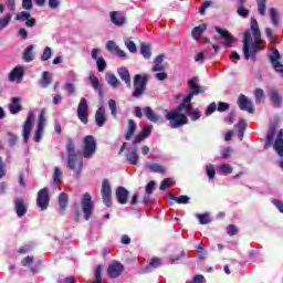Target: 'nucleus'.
<instances>
[{
  "instance_id": "obj_1",
  "label": "nucleus",
  "mask_w": 283,
  "mask_h": 283,
  "mask_svg": "<svg viewBox=\"0 0 283 283\" xmlns=\"http://www.w3.org/2000/svg\"><path fill=\"white\" fill-rule=\"evenodd\" d=\"M198 77H192L189 80L188 85L191 90V93L184 98V103L179 105L178 108L172 109L166 114V120L169 122V126L171 129H178V127H182V125H187L189 123V118L185 112H189L191 109V101L193 96H198V94H203L205 88L200 87Z\"/></svg>"
},
{
  "instance_id": "obj_2",
  "label": "nucleus",
  "mask_w": 283,
  "mask_h": 283,
  "mask_svg": "<svg viewBox=\"0 0 283 283\" xmlns=\"http://www.w3.org/2000/svg\"><path fill=\"white\" fill-rule=\"evenodd\" d=\"M251 30L253 32V38H251V32L247 31L243 39V54L247 60L253 59L255 53L262 50L263 43L256 19H251Z\"/></svg>"
},
{
  "instance_id": "obj_3",
  "label": "nucleus",
  "mask_w": 283,
  "mask_h": 283,
  "mask_svg": "<svg viewBox=\"0 0 283 283\" xmlns=\"http://www.w3.org/2000/svg\"><path fill=\"white\" fill-rule=\"evenodd\" d=\"M67 153H69V169H72L75 174V177L81 176L83 170V158L74 154V140L70 139L67 142Z\"/></svg>"
},
{
  "instance_id": "obj_4",
  "label": "nucleus",
  "mask_w": 283,
  "mask_h": 283,
  "mask_svg": "<svg viewBox=\"0 0 283 283\" xmlns=\"http://www.w3.org/2000/svg\"><path fill=\"white\" fill-rule=\"evenodd\" d=\"M147 78H148L147 75H140V74L135 75L134 77L135 91L133 92L134 98H140V96H143L147 87Z\"/></svg>"
},
{
  "instance_id": "obj_5",
  "label": "nucleus",
  "mask_w": 283,
  "mask_h": 283,
  "mask_svg": "<svg viewBox=\"0 0 283 283\" xmlns=\"http://www.w3.org/2000/svg\"><path fill=\"white\" fill-rule=\"evenodd\" d=\"M96 154V139L92 135H87L83 139V156L92 158Z\"/></svg>"
},
{
  "instance_id": "obj_6",
  "label": "nucleus",
  "mask_w": 283,
  "mask_h": 283,
  "mask_svg": "<svg viewBox=\"0 0 283 283\" xmlns=\"http://www.w3.org/2000/svg\"><path fill=\"white\" fill-rule=\"evenodd\" d=\"M88 109L90 106L87 105V99L85 97H82L77 106V117L84 125H87L90 118Z\"/></svg>"
},
{
  "instance_id": "obj_7",
  "label": "nucleus",
  "mask_w": 283,
  "mask_h": 283,
  "mask_svg": "<svg viewBox=\"0 0 283 283\" xmlns=\"http://www.w3.org/2000/svg\"><path fill=\"white\" fill-rule=\"evenodd\" d=\"M33 127H34V113L30 111L22 128V136H23L24 143H28V140H30V134L32 133Z\"/></svg>"
},
{
  "instance_id": "obj_8",
  "label": "nucleus",
  "mask_w": 283,
  "mask_h": 283,
  "mask_svg": "<svg viewBox=\"0 0 283 283\" xmlns=\"http://www.w3.org/2000/svg\"><path fill=\"white\" fill-rule=\"evenodd\" d=\"M82 209L85 220H90V218H92V211H94V201H92V196H90V193L83 195Z\"/></svg>"
},
{
  "instance_id": "obj_9",
  "label": "nucleus",
  "mask_w": 283,
  "mask_h": 283,
  "mask_svg": "<svg viewBox=\"0 0 283 283\" xmlns=\"http://www.w3.org/2000/svg\"><path fill=\"white\" fill-rule=\"evenodd\" d=\"M36 205L41 211H45L50 207V190L48 188H43L38 192Z\"/></svg>"
},
{
  "instance_id": "obj_10",
  "label": "nucleus",
  "mask_w": 283,
  "mask_h": 283,
  "mask_svg": "<svg viewBox=\"0 0 283 283\" xmlns=\"http://www.w3.org/2000/svg\"><path fill=\"white\" fill-rule=\"evenodd\" d=\"M269 59L275 72H279V74H281V76L283 77V64L282 62H280V59H281L280 51H277V49H272L269 54Z\"/></svg>"
},
{
  "instance_id": "obj_11",
  "label": "nucleus",
  "mask_w": 283,
  "mask_h": 283,
  "mask_svg": "<svg viewBox=\"0 0 283 283\" xmlns=\"http://www.w3.org/2000/svg\"><path fill=\"white\" fill-rule=\"evenodd\" d=\"M102 198L106 207H112V185L107 179L102 182Z\"/></svg>"
},
{
  "instance_id": "obj_12",
  "label": "nucleus",
  "mask_w": 283,
  "mask_h": 283,
  "mask_svg": "<svg viewBox=\"0 0 283 283\" xmlns=\"http://www.w3.org/2000/svg\"><path fill=\"white\" fill-rule=\"evenodd\" d=\"M43 129H45V109H42L39 116V122L34 135L35 143H41V138H43Z\"/></svg>"
},
{
  "instance_id": "obj_13",
  "label": "nucleus",
  "mask_w": 283,
  "mask_h": 283,
  "mask_svg": "<svg viewBox=\"0 0 283 283\" xmlns=\"http://www.w3.org/2000/svg\"><path fill=\"white\" fill-rule=\"evenodd\" d=\"M111 21L114 23V25H117L118 28L125 25L127 23V19L125 18V12L122 11H112L109 13Z\"/></svg>"
},
{
  "instance_id": "obj_14",
  "label": "nucleus",
  "mask_w": 283,
  "mask_h": 283,
  "mask_svg": "<svg viewBox=\"0 0 283 283\" xmlns=\"http://www.w3.org/2000/svg\"><path fill=\"white\" fill-rule=\"evenodd\" d=\"M238 105L240 109H243L244 112H249V114H253V112H255V108H253V102H251V99H248V97L244 95L239 96Z\"/></svg>"
},
{
  "instance_id": "obj_15",
  "label": "nucleus",
  "mask_w": 283,
  "mask_h": 283,
  "mask_svg": "<svg viewBox=\"0 0 283 283\" xmlns=\"http://www.w3.org/2000/svg\"><path fill=\"white\" fill-rule=\"evenodd\" d=\"M123 271H124L123 264H120L117 261L112 262L107 269V273L109 277H118L120 273H123Z\"/></svg>"
},
{
  "instance_id": "obj_16",
  "label": "nucleus",
  "mask_w": 283,
  "mask_h": 283,
  "mask_svg": "<svg viewBox=\"0 0 283 283\" xmlns=\"http://www.w3.org/2000/svg\"><path fill=\"white\" fill-rule=\"evenodd\" d=\"M216 32H218V34L221 35L222 39H224V45L227 48H231V45H233V43H235V39L232 38L230 34H229V31L228 30H224V29H220V27H216Z\"/></svg>"
},
{
  "instance_id": "obj_17",
  "label": "nucleus",
  "mask_w": 283,
  "mask_h": 283,
  "mask_svg": "<svg viewBox=\"0 0 283 283\" xmlns=\"http://www.w3.org/2000/svg\"><path fill=\"white\" fill-rule=\"evenodd\" d=\"M95 123L97 127H103L107 123V117L105 116V106H101L95 113Z\"/></svg>"
},
{
  "instance_id": "obj_18",
  "label": "nucleus",
  "mask_w": 283,
  "mask_h": 283,
  "mask_svg": "<svg viewBox=\"0 0 283 283\" xmlns=\"http://www.w3.org/2000/svg\"><path fill=\"white\" fill-rule=\"evenodd\" d=\"M116 198L119 205H127V198H129V191L123 187L116 189Z\"/></svg>"
},
{
  "instance_id": "obj_19",
  "label": "nucleus",
  "mask_w": 283,
  "mask_h": 283,
  "mask_svg": "<svg viewBox=\"0 0 283 283\" xmlns=\"http://www.w3.org/2000/svg\"><path fill=\"white\" fill-rule=\"evenodd\" d=\"M23 66H15L10 73H9V81L14 82V81H21L23 78Z\"/></svg>"
},
{
  "instance_id": "obj_20",
  "label": "nucleus",
  "mask_w": 283,
  "mask_h": 283,
  "mask_svg": "<svg viewBox=\"0 0 283 283\" xmlns=\"http://www.w3.org/2000/svg\"><path fill=\"white\" fill-rule=\"evenodd\" d=\"M270 101L275 107H281L282 105V95L275 88H271L269 92Z\"/></svg>"
},
{
  "instance_id": "obj_21",
  "label": "nucleus",
  "mask_w": 283,
  "mask_h": 283,
  "mask_svg": "<svg viewBox=\"0 0 283 283\" xmlns=\"http://www.w3.org/2000/svg\"><path fill=\"white\" fill-rule=\"evenodd\" d=\"M117 74L128 87H132V76L129 75V70H127V67H119Z\"/></svg>"
},
{
  "instance_id": "obj_22",
  "label": "nucleus",
  "mask_w": 283,
  "mask_h": 283,
  "mask_svg": "<svg viewBox=\"0 0 283 283\" xmlns=\"http://www.w3.org/2000/svg\"><path fill=\"white\" fill-rule=\"evenodd\" d=\"M21 98L20 97H13L11 98V103L9 104V112L10 114H19L21 112Z\"/></svg>"
},
{
  "instance_id": "obj_23",
  "label": "nucleus",
  "mask_w": 283,
  "mask_h": 283,
  "mask_svg": "<svg viewBox=\"0 0 283 283\" xmlns=\"http://www.w3.org/2000/svg\"><path fill=\"white\" fill-rule=\"evenodd\" d=\"M143 112L146 118L150 120V123H158V120H160V116H158V114H156L151 107L146 106L143 108Z\"/></svg>"
},
{
  "instance_id": "obj_24",
  "label": "nucleus",
  "mask_w": 283,
  "mask_h": 283,
  "mask_svg": "<svg viewBox=\"0 0 283 283\" xmlns=\"http://www.w3.org/2000/svg\"><path fill=\"white\" fill-rule=\"evenodd\" d=\"M15 212L19 218H23V216L28 213V208L25 207L23 199L15 200Z\"/></svg>"
},
{
  "instance_id": "obj_25",
  "label": "nucleus",
  "mask_w": 283,
  "mask_h": 283,
  "mask_svg": "<svg viewBox=\"0 0 283 283\" xmlns=\"http://www.w3.org/2000/svg\"><path fill=\"white\" fill-rule=\"evenodd\" d=\"M273 148L279 154V156H283V130L279 132L277 138L273 145Z\"/></svg>"
},
{
  "instance_id": "obj_26",
  "label": "nucleus",
  "mask_w": 283,
  "mask_h": 283,
  "mask_svg": "<svg viewBox=\"0 0 283 283\" xmlns=\"http://www.w3.org/2000/svg\"><path fill=\"white\" fill-rule=\"evenodd\" d=\"M163 61H165V55H157L154 60L155 65L153 66V72H163L165 70V65H163Z\"/></svg>"
},
{
  "instance_id": "obj_27",
  "label": "nucleus",
  "mask_w": 283,
  "mask_h": 283,
  "mask_svg": "<svg viewBox=\"0 0 283 283\" xmlns=\"http://www.w3.org/2000/svg\"><path fill=\"white\" fill-rule=\"evenodd\" d=\"M105 77L111 87H114V90H116V87H119L120 81L118 80V77H116L114 73H106Z\"/></svg>"
},
{
  "instance_id": "obj_28",
  "label": "nucleus",
  "mask_w": 283,
  "mask_h": 283,
  "mask_svg": "<svg viewBox=\"0 0 283 283\" xmlns=\"http://www.w3.org/2000/svg\"><path fill=\"white\" fill-rule=\"evenodd\" d=\"M269 14H270V19H271L273 25H275L277 28V25H280V13L277 12V9L270 8Z\"/></svg>"
},
{
  "instance_id": "obj_29",
  "label": "nucleus",
  "mask_w": 283,
  "mask_h": 283,
  "mask_svg": "<svg viewBox=\"0 0 283 283\" xmlns=\"http://www.w3.org/2000/svg\"><path fill=\"white\" fill-rule=\"evenodd\" d=\"M207 30V24H201L199 27H196L192 30V39H195L196 41H198V39H200V36H202V33L206 32Z\"/></svg>"
},
{
  "instance_id": "obj_30",
  "label": "nucleus",
  "mask_w": 283,
  "mask_h": 283,
  "mask_svg": "<svg viewBox=\"0 0 283 283\" xmlns=\"http://www.w3.org/2000/svg\"><path fill=\"white\" fill-rule=\"evenodd\" d=\"M136 133V122H134V119H129L128 120V129L126 132V140H130L132 136H134V134Z\"/></svg>"
},
{
  "instance_id": "obj_31",
  "label": "nucleus",
  "mask_w": 283,
  "mask_h": 283,
  "mask_svg": "<svg viewBox=\"0 0 283 283\" xmlns=\"http://www.w3.org/2000/svg\"><path fill=\"white\" fill-rule=\"evenodd\" d=\"M53 182L54 185H61L63 182V171L59 167L54 168Z\"/></svg>"
},
{
  "instance_id": "obj_32",
  "label": "nucleus",
  "mask_w": 283,
  "mask_h": 283,
  "mask_svg": "<svg viewBox=\"0 0 283 283\" xmlns=\"http://www.w3.org/2000/svg\"><path fill=\"white\" fill-rule=\"evenodd\" d=\"M10 21H12V13H7L3 18L0 19V32L10 25Z\"/></svg>"
},
{
  "instance_id": "obj_33",
  "label": "nucleus",
  "mask_w": 283,
  "mask_h": 283,
  "mask_svg": "<svg viewBox=\"0 0 283 283\" xmlns=\"http://www.w3.org/2000/svg\"><path fill=\"white\" fill-rule=\"evenodd\" d=\"M52 83V75L48 71L42 73L41 87H48Z\"/></svg>"
},
{
  "instance_id": "obj_34",
  "label": "nucleus",
  "mask_w": 283,
  "mask_h": 283,
  "mask_svg": "<svg viewBox=\"0 0 283 283\" xmlns=\"http://www.w3.org/2000/svg\"><path fill=\"white\" fill-rule=\"evenodd\" d=\"M124 44L127 48L128 52H130L132 54H136V52H138V49L136 48V43H134L132 39L126 38L124 40Z\"/></svg>"
},
{
  "instance_id": "obj_35",
  "label": "nucleus",
  "mask_w": 283,
  "mask_h": 283,
  "mask_svg": "<svg viewBox=\"0 0 283 283\" xmlns=\"http://www.w3.org/2000/svg\"><path fill=\"white\" fill-rule=\"evenodd\" d=\"M34 50V45H29L24 53H23V59L27 63H30V61L34 60V55L32 53V51Z\"/></svg>"
},
{
  "instance_id": "obj_36",
  "label": "nucleus",
  "mask_w": 283,
  "mask_h": 283,
  "mask_svg": "<svg viewBox=\"0 0 283 283\" xmlns=\"http://www.w3.org/2000/svg\"><path fill=\"white\" fill-rule=\"evenodd\" d=\"M186 116H190L191 120H198L200 118L201 114L200 111L196 109L193 111V106L190 103V109L185 111Z\"/></svg>"
},
{
  "instance_id": "obj_37",
  "label": "nucleus",
  "mask_w": 283,
  "mask_h": 283,
  "mask_svg": "<svg viewBox=\"0 0 283 283\" xmlns=\"http://www.w3.org/2000/svg\"><path fill=\"white\" fill-rule=\"evenodd\" d=\"M140 53L144 59H151V46L149 44L142 43Z\"/></svg>"
},
{
  "instance_id": "obj_38",
  "label": "nucleus",
  "mask_w": 283,
  "mask_h": 283,
  "mask_svg": "<svg viewBox=\"0 0 283 283\" xmlns=\"http://www.w3.org/2000/svg\"><path fill=\"white\" fill-rule=\"evenodd\" d=\"M126 158L130 165H138V153L136 150L128 151Z\"/></svg>"
},
{
  "instance_id": "obj_39",
  "label": "nucleus",
  "mask_w": 283,
  "mask_h": 283,
  "mask_svg": "<svg viewBox=\"0 0 283 283\" xmlns=\"http://www.w3.org/2000/svg\"><path fill=\"white\" fill-rule=\"evenodd\" d=\"M90 83L92 85V87L95 91L101 90V82L98 81V77H96V75H94V73H91L88 76Z\"/></svg>"
},
{
  "instance_id": "obj_40",
  "label": "nucleus",
  "mask_w": 283,
  "mask_h": 283,
  "mask_svg": "<svg viewBox=\"0 0 283 283\" xmlns=\"http://www.w3.org/2000/svg\"><path fill=\"white\" fill-rule=\"evenodd\" d=\"M258 12L261 14V17H264L266 14V0H258Z\"/></svg>"
},
{
  "instance_id": "obj_41",
  "label": "nucleus",
  "mask_w": 283,
  "mask_h": 283,
  "mask_svg": "<svg viewBox=\"0 0 283 283\" xmlns=\"http://www.w3.org/2000/svg\"><path fill=\"white\" fill-rule=\"evenodd\" d=\"M67 193L62 192L59 197V205L62 211H65V207H67Z\"/></svg>"
},
{
  "instance_id": "obj_42",
  "label": "nucleus",
  "mask_w": 283,
  "mask_h": 283,
  "mask_svg": "<svg viewBox=\"0 0 283 283\" xmlns=\"http://www.w3.org/2000/svg\"><path fill=\"white\" fill-rule=\"evenodd\" d=\"M274 134H275V126H270L269 134L266 137L265 147H271V145L273 144Z\"/></svg>"
},
{
  "instance_id": "obj_43",
  "label": "nucleus",
  "mask_w": 283,
  "mask_h": 283,
  "mask_svg": "<svg viewBox=\"0 0 283 283\" xmlns=\"http://www.w3.org/2000/svg\"><path fill=\"white\" fill-rule=\"evenodd\" d=\"M148 169L153 171L154 174H165V167L158 165V164H151L148 166Z\"/></svg>"
},
{
  "instance_id": "obj_44",
  "label": "nucleus",
  "mask_w": 283,
  "mask_h": 283,
  "mask_svg": "<svg viewBox=\"0 0 283 283\" xmlns=\"http://www.w3.org/2000/svg\"><path fill=\"white\" fill-rule=\"evenodd\" d=\"M171 185H174V179L166 178L161 181L159 189H160V191H165V189H169V187H171Z\"/></svg>"
},
{
  "instance_id": "obj_45",
  "label": "nucleus",
  "mask_w": 283,
  "mask_h": 283,
  "mask_svg": "<svg viewBox=\"0 0 283 283\" xmlns=\"http://www.w3.org/2000/svg\"><path fill=\"white\" fill-rule=\"evenodd\" d=\"M96 65H97L98 72H105V70L107 69V62H105V59L103 57H98L96 60Z\"/></svg>"
},
{
  "instance_id": "obj_46",
  "label": "nucleus",
  "mask_w": 283,
  "mask_h": 283,
  "mask_svg": "<svg viewBox=\"0 0 283 283\" xmlns=\"http://www.w3.org/2000/svg\"><path fill=\"white\" fill-rule=\"evenodd\" d=\"M108 107L111 109V114L114 118H116V115L118 114V108L116 106V101L109 99L108 101Z\"/></svg>"
},
{
  "instance_id": "obj_47",
  "label": "nucleus",
  "mask_w": 283,
  "mask_h": 283,
  "mask_svg": "<svg viewBox=\"0 0 283 283\" xmlns=\"http://www.w3.org/2000/svg\"><path fill=\"white\" fill-rule=\"evenodd\" d=\"M206 174L210 178V180H213L216 178V167L213 165H208L206 167Z\"/></svg>"
},
{
  "instance_id": "obj_48",
  "label": "nucleus",
  "mask_w": 283,
  "mask_h": 283,
  "mask_svg": "<svg viewBox=\"0 0 283 283\" xmlns=\"http://www.w3.org/2000/svg\"><path fill=\"white\" fill-rule=\"evenodd\" d=\"M197 218L200 224H209V222H211V217H209V213L197 214Z\"/></svg>"
},
{
  "instance_id": "obj_49",
  "label": "nucleus",
  "mask_w": 283,
  "mask_h": 283,
  "mask_svg": "<svg viewBox=\"0 0 283 283\" xmlns=\"http://www.w3.org/2000/svg\"><path fill=\"white\" fill-rule=\"evenodd\" d=\"M50 59H52V49L46 46L41 56V61H50Z\"/></svg>"
},
{
  "instance_id": "obj_50",
  "label": "nucleus",
  "mask_w": 283,
  "mask_h": 283,
  "mask_svg": "<svg viewBox=\"0 0 283 283\" xmlns=\"http://www.w3.org/2000/svg\"><path fill=\"white\" fill-rule=\"evenodd\" d=\"M219 171H221L224 175L233 174V167H231V165L229 164H223L219 167Z\"/></svg>"
},
{
  "instance_id": "obj_51",
  "label": "nucleus",
  "mask_w": 283,
  "mask_h": 283,
  "mask_svg": "<svg viewBox=\"0 0 283 283\" xmlns=\"http://www.w3.org/2000/svg\"><path fill=\"white\" fill-rule=\"evenodd\" d=\"M30 19V12L22 11L15 15V21H27Z\"/></svg>"
},
{
  "instance_id": "obj_52",
  "label": "nucleus",
  "mask_w": 283,
  "mask_h": 283,
  "mask_svg": "<svg viewBox=\"0 0 283 283\" xmlns=\"http://www.w3.org/2000/svg\"><path fill=\"white\" fill-rule=\"evenodd\" d=\"M254 95L256 103H262L264 101V91L262 88H256Z\"/></svg>"
},
{
  "instance_id": "obj_53",
  "label": "nucleus",
  "mask_w": 283,
  "mask_h": 283,
  "mask_svg": "<svg viewBox=\"0 0 283 283\" xmlns=\"http://www.w3.org/2000/svg\"><path fill=\"white\" fill-rule=\"evenodd\" d=\"M237 14H239V17H242L243 19H247V17H249V14H251V11H249V9H245L244 7L240 6V8H238V10H237Z\"/></svg>"
},
{
  "instance_id": "obj_54",
  "label": "nucleus",
  "mask_w": 283,
  "mask_h": 283,
  "mask_svg": "<svg viewBox=\"0 0 283 283\" xmlns=\"http://www.w3.org/2000/svg\"><path fill=\"white\" fill-rule=\"evenodd\" d=\"M106 50H108V52H113L115 54V52L118 50V45H116V42H114V41H108L106 43Z\"/></svg>"
},
{
  "instance_id": "obj_55",
  "label": "nucleus",
  "mask_w": 283,
  "mask_h": 283,
  "mask_svg": "<svg viewBox=\"0 0 283 283\" xmlns=\"http://www.w3.org/2000/svg\"><path fill=\"white\" fill-rule=\"evenodd\" d=\"M101 273H103V265H98L95 270V281L94 283H101L102 279H101Z\"/></svg>"
},
{
  "instance_id": "obj_56",
  "label": "nucleus",
  "mask_w": 283,
  "mask_h": 283,
  "mask_svg": "<svg viewBox=\"0 0 283 283\" xmlns=\"http://www.w3.org/2000/svg\"><path fill=\"white\" fill-rule=\"evenodd\" d=\"M175 202H178V205H189V197L187 196L176 197Z\"/></svg>"
},
{
  "instance_id": "obj_57",
  "label": "nucleus",
  "mask_w": 283,
  "mask_h": 283,
  "mask_svg": "<svg viewBox=\"0 0 283 283\" xmlns=\"http://www.w3.org/2000/svg\"><path fill=\"white\" fill-rule=\"evenodd\" d=\"M154 189H156V181L148 182L146 186V193L151 196V193H154Z\"/></svg>"
},
{
  "instance_id": "obj_58",
  "label": "nucleus",
  "mask_w": 283,
  "mask_h": 283,
  "mask_svg": "<svg viewBox=\"0 0 283 283\" xmlns=\"http://www.w3.org/2000/svg\"><path fill=\"white\" fill-rule=\"evenodd\" d=\"M197 249H198L197 251L198 258H200L201 260H205V258H207V251H205V248H202V244H199Z\"/></svg>"
},
{
  "instance_id": "obj_59",
  "label": "nucleus",
  "mask_w": 283,
  "mask_h": 283,
  "mask_svg": "<svg viewBox=\"0 0 283 283\" xmlns=\"http://www.w3.org/2000/svg\"><path fill=\"white\" fill-rule=\"evenodd\" d=\"M151 129H154V126H151V125L145 126L143 128V130L140 132V134L147 138L150 136Z\"/></svg>"
},
{
  "instance_id": "obj_60",
  "label": "nucleus",
  "mask_w": 283,
  "mask_h": 283,
  "mask_svg": "<svg viewBox=\"0 0 283 283\" xmlns=\"http://www.w3.org/2000/svg\"><path fill=\"white\" fill-rule=\"evenodd\" d=\"M228 235H237L238 234V228L233 224L228 226L227 228Z\"/></svg>"
},
{
  "instance_id": "obj_61",
  "label": "nucleus",
  "mask_w": 283,
  "mask_h": 283,
  "mask_svg": "<svg viewBox=\"0 0 283 283\" xmlns=\"http://www.w3.org/2000/svg\"><path fill=\"white\" fill-rule=\"evenodd\" d=\"M160 264H163V261L158 258H155L150 261L149 266H151L153 269H158V266H160Z\"/></svg>"
},
{
  "instance_id": "obj_62",
  "label": "nucleus",
  "mask_w": 283,
  "mask_h": 283,
  "mask_svg": "<svg viewBox=\"0 0 283 283\" xmlns=\"http://www.w3.org/2000/svg\"><path fill=\"white\" fill-rule=\"evenodd\" d=\"M91 56L93 61H98V56H101V49H93L91 51Z\"/></svg>"
},
{
  "instance_id": "obj_63",
  "label": "nucleus",
  "mask_w": 283,
  "mask_h": 283,
  "mask_svg": "<svg viewBox=\"0 0 283 283\" xmlns=\"http://www.w3.org/2000/svg\"><path fill=\"white\" fill-rule=\"evenodd\" d=\"M218 112H227L229 109V104L224 102H220L217 107Z\"/></svg>"
},
{
  "instance_id": "obj_64",
  "label": "nucleus",
  "mask_w": 283,
  "mask_h": 283,
  "mask_svg": "<svg viewBox=\"0 0 283 283\" xmlns=\"http://www.w3.org/2000/svg\"><path fill=\"white\" fill-rule=\"evenodd\" d=\"M23 10H32V0H22Z\"/></svg>"
}]
</instances>
